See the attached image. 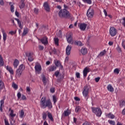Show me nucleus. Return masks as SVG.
<instances>
[{
    "instance_id": "obj_48",
    "label": "nucleus",
    "mask_w": 125,
    "mask_h": 125,
    "mask_svg": "<svg viewBox=\"0 0 125 125\" xmlns=\"http://www.w3.org/2000/svg\"><path fill=\"white\" fill-rule=\"evenodd\" d=\"M5 98H4L3 100H1L0 102V106H2V105H3L4 104V100H5Z\"/></svg>"
},
{
    "instance_id": "obj_5",
    "label": "nucleus",
    "mask_w": 125,
    "mask_h": 125,
    "mask_svg": "<svg viewBox=\"0 0 125 125\" xmlns=\"http://www.w3.org/2000/svg\"><path fill=\"white\" fill-rule=\"evenodd\" d=\"M86 15L88 18H92L93 15H94V10L91 7H89L87 11Z\"/></svg>"
},
{
    "instance_id": "obj_34",
    "label": "nucleus",
    "mask_w": 125,
    "mask_h": 125,
    "mask_svg": "<svg viewBox=\"0 0 125 125\" xmlns=\"http://www.w3.org/2000/svg\"><path fill=\"white\" fill-rule=\"evenodd\" d=\"M106 117H108L109 119H115V115H114V114H112L111 113L108 114L106 115Z\"/></svg>"
},
{
    "instance_id": "obj_40",
    "label": "nucleus",
    "mask_w": 125,
    "mask_h": 125,
    "mask_svg": "<svg viewBox=\"0 0 125 125\" xmlns=\"http://www.w3.org/2000/svg\"><path fill=\"white\" fill-rule=\"evenodd\" d=\"M108 123H109V124H110V125H116V123H115V121L113 120H108Z\"/></svg>"
},
{
    "instance_id": "obj_46",
    "label": "nucleus",
    "mask_w": 125,
    "mask_h": 125,
    "mask_svg": "<svg viewBox=\"0 0 125 125\" xmlns=\"http://www.w3.org/2000/svg\"><path fill=\"white\" fill-rule=\"evenodd\" d=\"M114 72L115 74H117L118 75L120 73V70H119L118 68H116L114 69Z\"/></svg>"
},
{
    "instance_id": "obj_63",
    "label": "nucleus",
    "mask_w": 125,
    "mask_h": 125,
    "mask_svg": "<svg viewBox=\"0 0 125 125\" xmlns=\"http://www.w3.org/2000/svg\"><path fill=\"white\" fill-rule=\"evenodd\" d=\"M104 13L105 17L108 16V14L107 13V11H106L105 9L104 10Z\"/></svg>"
},
{
    "instance_id": "obj_22",
    "label": "nucleus",
    "mask_w": 125,
    "mask_h": 125,
    "mask_svg": "<svg viewBox=\"0 0 125 125\" xmlns=\"http://www.w3.org/2000/svg\"><path fill=\"white\" fill-rule=\"evenodd\" d=\"M56 66L55 65H52L50 66L48 68V71L49 72H53V71H55L56 70Z\"/></svg>"
},
{
    "instance_id": "obj_61",
    "label": "nucleus",
    "mask_w": 125,
    "mask_h": 125,
    "mask_svg": "<svg viewBox=\"0 0 125 125\" xmlns=\"http://www.w3.org/2000/svg\"><path fill=\"white\" fill-rule=\"evenodd\" d=\"M30 91H31V89L30 88V87H26V92H30Z\"/></svg>"
},
{
    "instance_id": "obj_28",
    "label": "nucleus",
    "mask_w": 125,
    "mask_h": 125,
    "mask_svg": "<svg viewBox=\"0 0 125 125\" xmlns=\"http://www.w3.org/2000/svg\"><path fill=\"white\" fill-rule=\"evenodd\" d=\"M4 65V62H3V59H2V56L0 55V66H3Z\"/></svg>"
},
{
    "instance_id": "obj_17",
    "label": "nucleus",
    "mask_w": 125,
    "mask_h": 125,
    "mask_svg": "<svg viewBox=\"0 0 125 125\" xmlns=\"http://www.w3.org/2000/svg\"><path fill=\"white\" fill-rule=\"evenodd\" d=\"M6 69L7 71H8V72H9L11 75H13L14 74V71H13L12 67H11V66L7 65L6 66Z\"/></svg>"
},
{
    "instance_id": "obj_32",
    "label": "nucleus",
    "mask_w": 125,
    "mask_h": 125,
    "mask_svg": "<svg viewBox=\"0 0 125 125\" xmlns=\"http://www.w3.org/2000/svg\"><path fill=\"white\" fill-rule=\"evenodd\" d=\"M2 34H3V40L4 42H5L6 41V38L7 37V35H6V33L4 32V30L2 31Z\"/></svg>"
},
{
    "instance_id": "obj_24",
    "label": "nucleus",
    "mask_w": 125,
    "mask_h": 125,
    "mask_svg": "<svg viewBox=\"0 0 125 125\" xmlns=\"http://www.w3.org/2000/svg\"><path fill=\"white\" fill-rule=\"evenodd\" d=\"M47 115H48V117L49 119V120H50V121H51V122H53V121H54V120L53 119V117L52 116V114H51V113L47 111Z\"/></svg>"
},
{
    "instance_id": "obj_64",
    "label": "nucleus",
    "mask_w": 125,
    "mask_h": 125,
    "mask_svg": "<svg viewBox=\"0 0 125 125\" xmlns=\"http://www.w3.org/2000/svg\"><path fill=\"white\" fill-rule=\"evenodd\" d=\"M108 44L111 46V45H113V44H114V42H108Z\"/></svg>"
},
{
    "instance_id": "obj_42",
    "label": "nucleus",
    "mask_w": 125,
    "mask_h": 125,
    "mask_svg": "<svg viewBox=\"0 0 125 125\" xmlns=\"http://www.w3.org/2000/svg\"><path fill=\"white\" fill-rule=\"evenodd\" d=\"M12 85L13 88L15 89H18V85H17V84H16L15 83H13Z\"/></svg>"
},
{
    "instance_id": "obj_37",
    "label": "nucleus",
    "mask_w": 125,
    "mask_h": 125,
    "mask_svg": "<svg viewBox=\"0 0 125 125\" xmlns=\"http://www.w3.org/2000/svg\"><path fill=\"white\" fill-rule=\"evenodd\" d=\"M42 119L44 121H45V120H46V117H47V114H46V113L43 112L42 114Z\"/></svg>"
},
{
    "instance_id": "obj_43",
    "label": "nucleus",
    "mask_w": 125,
    "mask_h": 125,
    "mask_svg": "<svg viewBox=\"0 0 125 125\" xmlns=\"http://www.w3.org/2000/svg\"><path fill=\"white\" fill-rule=\"evenodd\" d=\"M38 48L39 50L42 51V50H43L44 47H43V46L42 45H39Z\"/></svg>"
},
{
    "instance_id": "obj_20",
    "label": "nucleus",
    "mask_w": 125,
    "mask_h": 125,
    "mask_svg": "<svg viewBox=\"0 0 125 125\" xmlns=\"http://www.w3.org/2000/svg\"><path fill=\"white\" fill-rule=\"evenodd\" d=\"M25 0H21V2L19 3V7L21 9L24 8L25 7V3L24 1Z\"/></svg>"
},
{
    "instance_id": "obj_6",
    "label": "nucleus",
    "mask_w": 125,
    "mask_h": 125,
    "mask_svg": "<svg viewBox=\"0 0 125 125\" xmlns=\"http://www.w3.org/2000/svg\"><path fill=\"white\" fill-rule=\"evenodd\" d=\"M90 87L89 86L86 85L83 88V94L84 97H87L88 93L89 92V89Z\"/></svg>"
},
{
    "instance_id": "obj_58",
    "label": "nucleus",
    "mask_w": 125,
    "mask_h": 125,
    "mask_svg": "<svg viewBox=\"0 0 125 125\" xmlns=\"http://www.w3.org/2000/svg\"><path fill=\"white\" fill-rule=\"evenodd\" d=\"M74 99H75V100H76V101H81V99L78 97H75Z\"/></svg>"
},
{
    "instance_id": "obj_19",
    "label": "nucleus",
    "mask_w": 125,
    "mask_h": 125,
    "mask_svg": "<svg viewBox=\"0 0 125 125\" xmlns=\"http://www.w3.org/2000/svg\"><path fill=\"white\" fill-rule=\"evenodd\" d=\"M71 49H72V46L68 45L66 48V54L69 55L71 54Z\"/></svg>"
},
{
    "instance_id": "obj_44",
    "label": "nucleus",
    "mask_w": 125,
    "mask_h": 125,
    "mask_svg": "<svg viewBox=\"0 0 125 125\" xmlns=\"http://www.w3.org/2000/svg\"><path fill=\"white\" fill-rule=\"evenodd\" d=\"M54 41L55 42V44L58 45V42H59V39H58V38H54Z\"/></svg>"
},
{
    "instance_id": "obj_31",
    "label": "nucleus",
    "mask_w": 125,
    "mask_h": 125,
    "mask_svg": "<svg viewBox=\"0 0 125 125\" xmlns=\"http://www.w3.org/2000/svg\"><path fill=\"white\" fill-rule=\"evenodd\" d=\"M9 5L10 6V11L11 12L13 13L14 12V5L12 4V2H9Z\"/></svg>"
},
{
    "instance_id": "obj_39",
    "label": "nucleus",
    "mask_w": 125,
    "mask_h": 125,
    "mask_svg": "<svg viewBox=\"0 0 125 125\" xmlns=\"http://www.w3.org/2000/svg\"><path fill=\"white\" fill-rule=\"evenodd\" d=\"M83 2H85V3H88V4H91L92 1L91 0H83Z\"/></svg>"
},
{
    "instance_id": "obj_62",
    "label": "nucleus",
    "mask_w": 125,
    "mask_h": 125,
    "mask_svg": "<svg viewBox=\"0 0 125 125\" xmlns=\"http://www.w3.org/2000/svg\"><path fill=\"white\" fill-rule=\"evenodd\" d=\"M50 91L52 93H54L55 91V90L54 89V88H51L50 89Z\"/></svg>"
},
{
    "instance_id": "obj_10",
    "label": "nucleus",
    "mask_w": 125,
    "mask_h": 125,
    "mask_svg": "<svg viewBox=\"0 0 125 125\" xmlns=\"http://www.w3.org/2000/svg\"><path fill=\"white\" fill-rule=\"evenodd\" d=\"M43 6L46 11H47L48 12L50 11V7L49 6V4H48L47 2H45L43 3Z\"/></svg>"
},
{
    "instance_id": "obj_51",
    "label": "nucleus",
    "mask_w": 125,
    "mask_h": 125,
    "mask_svg": "<svg viewBox=\"0 0 125 125\" xmlns=\"http://www.w3.org/2000/svg\"><path fill=\"white\" fill-rule=\"evenodd\" d=\"M76 76L77 78V79H81V75L80 74V73L77 72L76 73Z\"/></svg>"
},
{
    "instance_id": "obj_54",
    "label": "nucleus",
    "mask_w": 125,
    "mask_h": 125,
    "mask_svg": "<svg viewBox=\"0 0 125 125\" xmlns=\"http://www.w3.org/2000/svg\"><path fill=\"white\" fill-rule=\"evenodd\" d=\"M4 123H5V125H10L9 124V123H8V120L6 119H4Z\"/></svg>"
},
{
    "instance_id": "obj_9",
    "label": "nucleus",
    "mask_w": 125,
    "mask_h": 125,
    "mask_svg": "<svg viewBox=\"0 0 125 125\" xmlns=\"http://www.w3.org/2000/svg\"><path fill=\"white\" fill-rule=\"evenodd\" d=\"M40 40L42 43V44H44V45H46V44H48V39L46 37H44L41 39H39Z\"/></svg>"
},
{
    "instance_id": "obj_60",
    "label": "nucleus",
    "mask_w": 125,
    "mask_h": 125,
    "mask_svg": "<svg viewBox=\"0 0 125 125\" xmlns=\"http://www.w3.org/2000/svg\"><path fill=\"white\" fill-rule=\"evenodd\" d=\"M21 99L22 100H26V99H27V98H26V96H25V95H22V97H21Z\"/></svg>"
},
{
    "instance_id": "obj_1",
    "label": "nucleus",
    "mask_w": 125,
    "mask_h": 125,
    "mask_svg": "<svg viewBox=\"0 0 125 125\" xmlns=\"http://www.w3.org/2000/svg\"><path fill=\"white\" fill-rule=\"evenodd\" d=\"M40 106L42 109H45L46 107L49 109H52V103L50 99L46 100V97H42L40 101Z\"/></svg>"
},
{
    "instance_id": "obj_14",
    "label": "nucleus",
    "mask_w": 125,
    "mask_h": 125,
    "mask_svg": "<svg viewBox=\"0 0 125 125\" xmlns=\"http://www.w3.org/2000/svg\"><path fill=\"white\" fill-rule=\"evenodd\" d=\"M89 70H90V69L87 68V67H85L83 70V77L84 78H86V76H87V73H89V72L90 71Z\"/></svg>"
},
{
    "instance_id": "obj_59",
    "label": "nucleus",
    "mask_w": 125,
    "mask_h": 125,
    "mask_svg": "<svg viewBox=\"0 0 125 125\" xmlns=\"http://www.w3.org/2000/svg\"><path fill=\"white\" fill-rule=\"evenodd\" d=\"M100 81V77H97L95 78V82L96 83H98Z\"/></svg>"
},
{
    "instance_id": "obj_13",
    "label": "nucleus",
    "mask_w": 125,
    "mask_h": 125,
    "mask_svg": "<svg viewBox=\"0 0 125 125\" xmlns=\"http://www.w3.org/2000/svg\"><path fill=\"white\" fill-rule=\"evenodd\" d=\"M87 24L86 23H81L79 25V28L81 31H85V29H86V26Z\"/></svg>"
},
{
    "instance_id": "obj_2",
    "label": "nucleus",
    "mask_w": 125,
    "mask_h": 125,
    "mask_svg": "<svg viewBox=\"0 0 125 125\" xmlns=\"http://www.w3.org/2000/svg\"><path fill=\"white\" fill-rule=\"evenodd\" d=\"M59 16L60 18H70L71 14L66 9H62L59 12Z\"/></svg>"
},
{
    "instance_id": "obj_15",
    "label": "nucleus",
    "mask_w": 125,
    "mask_h": 125,
    "mask_svg": "<svg viewBox=\"0 0 125 125\" xmlns=\"http://www.w3.org/2000/svg\"><path fill=\"white\" fill-rule=\"evenodd\" d=\"M35 69L36 72L39 73L42 71V66L40 64H36L35 66Z\"/></svg>"
},
{
    "instance_id": "obj_21",
    "label": "nucleus",
    "mask_w": 125,
    "mask_h": 125,
    "mask_svg": "<svg viewBox=\"0 0 125 125\" xmlns=\"http://www.w3.org/2000/svg\"><path fill=\"white\" fill-rule=\"evenodd\" d=\"M107 90L108 91H110V92H114V88L113 86H112V85L110 84H109L107 86Z\"/></svg>"
},
{
    "instance_id": "obj_30",
    "label": "nucleus",
    "mask_w": 125,
    "mask_h": 125,
    "mask_svg": "<svg viewBox=\"0 0 125 125\" xmlns=\"http://www.w3.org/2000/svg\"><path fill=\"white\" fill-rule=\"evenodd\" d=\"M28 32H29V29H28V28H24L22 35V37L26 36V35L28 34Z\"/></svg>"
},
{
    "instance_id": "obj_29",
    "label": "nucleus",
    "mask_w": 125,
    "mask_h": 125,
    "mask_svg": "<svg viewBox=\"0 0 125 125\" xmlns=\"http://www.w3.org/2000/svg\"><path fill=\"white\" fill-rule=\"evenodd\" d=\"M15 20H16V21H17L18 22V24L19 25V27L21 29H23V26H22L21 21H20V20H19L18 19H16V18L15 19Z\"/></svg>"
},
{
    "instance_id": "obj_7",
    "label": "nucleus",
    "mask_w": 125,
    "mask_h": 125,
    "mask_svg": "<svg viewBox=\"0 0 125 125\" xmlns=\"http://www.w3.org/2000/svg\"><path fill=\"white\" fill-rule=\"evenodd\" d=\"M118 33V31L115 27H110L109 29V34L111 37H115L117 33Z\"/></svg>"
},
{
    "instance_id": "obj_3",
    "label": "nucleus",
    "mask_w": 125,
    "mask_h": 125,
    "mask_svg": "<svg viewBox=\"0 0 125 125\" xmlns=\"http://www.w3.org/2000/svg\"><path fill=\"white\" fill-rule=\"evenodd\" d=\"M24 69H25V66L23 65V64H21L19 66V68L16 71V77H17V78H20Z\"/></svg>"
},
{
    "instance_id": "obj_50",
    "label": "nucleus",
    "mask_w": 125,
    "mask_h": 125,
    "mask_svg": "<svg viewBox=\"0 0 125 125\" xmlns=\"http://www.w3.org/2000/svg\"><path fill=\"white\" fill-rule=\"evenodd\" d=\"M122 20V25L124 26V27H125V17L123 18Z\"/></svg>"
},
{
    "instance_id": "obj_52",
    "label": "nucleus",
    "mask_w": 125,
    "mask_h": 125,
    "mask_svg": "<svg viewBox=\"0 0 125 125\" xmlns=\"http://www.w3.org/2000/svg\"><path fill=\"white\" fill-rule=\"evenodd\" d=\"M125 40H123L122 41V47H123V48H124V49L125 50Z\"/></svg>"
},
{
    "instance_id": "obj_36",
    "label": "nucleus",
    "mask_w": 125,
    "mask_h": 125,
    "mask_svg": "<svg viewBox=\"0 0 125 125\" xmlns=\"http://www.w3.org/2000/svg\"><path fill=\"white\" fill-rule=\"evenodd\" d=\"M53 101L54 102V105H55V104H56V102H57V97H56V96H53Z\"/></svg>"
},
{
    "instance_id": "obj_47",
    "label": "nucleus",
    "mask_w": 125,
    "mask_h": 125,
    "mask_svg": "<svg viewBox=\"0 0 125 125\" xmlns=\"http://www.w3.org/2000/svg\"><path fill=\"white\" fill-rule=\"evenodd\" d=\"M58 37H59V38H62V32L61 31V30L59 31Z\"/></svg>"
},
{
    "instance_id": "obj_26",
    "label": "nucleus",
    "mask_w": 125,
    "mask_h": 125,
    "mask_svg": "<svg viewBox=\"0 0 125 125\" xmlns=\"http://www.w3.org/2000/svg\"><path fill=\"white\" fill-rule=\"evenodd\" d=\"M81 53L83 55H85L87 53V49L86 48H82L81 49Z\"/></svg>"
},
{
    "instance_id": "obj_56",
    "label": "nucleus",
    "mask_w": 125,
    "mask_h": 125,
    "mask_svg": "<svg viewBox=\"0 0 125 125\" xmlns=\"http://www.w3.org/2000/svg\"><path fill=\"white\" fill-rule=\"evenodd\" d=\"M0 5H4V2L3 1V0H0Z\"/></svg>"
},
{
    "instance_id": "obj_33",
    "label": "nucleus",
    "mask_w": 125,
    "mask_h": 125,
    "mask_svg": "<svg viewBox=\"0 0 125 125\" xmlns=\"http://www.w3.org/2000/svg\"><path fill=\"white\" fill-rule=\"evenodd\" d=\"M120 107L122 108V107H124V106H125V100H122L120 102L119 104Z\"/></svg>"
},
{
    "instance_id": "obj_49",
    "label": "nucleus",
    "mask_w": 125,
    "mask_h": 125,
    "mask_svg": "<svg viewBox=\"0 0 125 125\" xmlns=\"http://www.w3.org/2000/svg\"><path fill=\"white\" fill-rule=\"evenodd\" d=\"M52 52L54 54H57V50L55 48H54L53 50H52Z\"/></svg>"
},
{
    "instance_id": "obj_38",
    "label": "nucleus",
    "mask_w": 125,
    "mask_h": 125,
    "mask_svg": "<svg viewBox=\"0 0 125 125\" xmlns=\"http://www.w3.org/2000/svg\"><path fill=\"white\" fill-rule=\"evenodd\" d=\"M116 50L118 51V52L119 53H121V52H122V48H121V47H120V46H119V45H118L117 48H116Z\"/></svg>"
},
{
    "instance_id": "obj_8",
    "label": "nucleus",
    "mask_w": 125,
    "mask_h": 125,
    "mask_svg": "<svg viewBox=\"0 0 125 125\" xmlns=\"http://www.w3.org/2000/svg\"><path fill=\"white\" fill-rule=\"evenodd\" d=\"M9 111H11L10 113V116L11 117V122H13V123H15V120H14V117L16 116V114H14V110L11 109V108H9Z\"/></svg>"
},
{
    "instance_id": "obj_45",
    "label": "nucleus",
    "mask_w": 125,
    "mask_h": 125,
    "mask_svg": "<svg viewBox=\"0 0 125 125\" xmlns=\"http://www.w3.org/2000/svg\"><path fill=\"white\" fill-rule=\"evenodd\" d=\"M106 53V50H104L103 51L101 52L99 55L100 56H103V55H104V54H105Z\"/></svg>"
},
{
    "instance_id": "obj_11",
    "label": "nucleus",
    "mask_w": 125,
    "mask_h": 125,
    "mask_svg": "<svg viewBox=\"0 0 125 125\" xmlns=\"http://www.w3.org/2000/svg\"><path fill=\"white\" fill-rule=\"evenodd\" d=\"M69 115H71V110H69V108H67L66 110H65L62 113V117H68Z\"/></svg>"
},
{
    "instance_id": "obj_35",
    "label": "nucleus",
    "mask_w": 125,
    "mask_h": 125,
    "mask_svg": "<svg viewBox=\"0 0 125 125\" xmlns=\"http://www.w3.org/2000/svg\"><path fill=\"white\" fill-rule=\"evenodd\" d=\"M3 87H4V83L2 81L0 80V90H1Z\"/></svg>"
},
{
    "instance_id": "obj_57",
    "label": "nucleus",
    "mask_w": 125,
    "mask_h": 125,
    "mask_svg": "<svg viewBox=\"0 0 125 125\" xmlns=\"http://www.w3.org/2000/svg\"><path fill=\"white\" fill-rule=\"evenodd\" d=\"M17 97H18V99H20V98H21V93H20V92L18 93Z\"/></svg>"
},
{
    "instance_id": "obj_25",
    "label": "nucleus",
    "mask_w": 125,
    "mask_h": 125,
    "mask_svg": "<svg viewBox=\"0 0 125 125\" xmlns=\"http://www.w3.org/2000/svg\"><path fill=\"white\" fill-rule=\"evenodd\" d=\"M19 65V61H18L17 59L15 60L13 63V66H14V68H17Z\"/></svg>"
},
{
    "instance_id": "obj_55",
    "label": "nucleus",
    "mask_w": 125,
    "mask_h": 125,
    "mask_svg": "<svg viewBox=\"0 0 125 125\" xmlns=\"http://www.w3.org/2000/svg\"><path fill=\"white\" fill-rule=\"evenodd\" d=\"M59 71H56L55 72V76H56V78H57V77H58V76H59Z\"/></svg>"
},
{
    "instance_id": "obj_53",
    "label": "nucleus",
    "mask_w": 125,
    "mask_h": 125,
    "mask_svg": "<svg viewBox=\"0 0 125 125\" xmlns=\"http://www.w3.org/2000/svg\"><path fill=\"white\" fill-rule=\"evenodd\" d=\"M34 12L35 13V14H38L39 13V9L37 8H34Z\"/></svg>"
},
{
    "instance_id": "obj_16",
    "label": "nucleus",
    "mask_w": 125,
    "mask_h": 125,
    "mask_svg": "<svg viewBox=\"0 0 125 125\" xmlns=\"http://www.w3.org/2000/svg\"><path fill=\"white\" fill-rule=\"evenodd\" d=\"M54 63L55 65H56V67H61L62 69L63 68V66L61 64V62H60V61L56 60L54 61Z\"/></svg>"
},
{
    "instance_id": "obj_4",
    "label": "nucleus",
    "mask_w": 125,
    "mask_h": 125,
    "mask_svg": "<svg viewBox=\"0 0 125 125\" xmlns=\"http://www.w3.org/2000/svg\"><path fill=\"white\" fill-rule=\"evenodd\" d=\"M92 111L96 115L97 117H101V115H102L101 109L97 107H92Z\"/></svg>"
},
{
    "instance_id": "obj_18",
    "label": "nucleus",
    "mask_w": 125,
    "mask_h": 125,
    "mask_svg": "<svg viewBox=\"0 0 125 125\" xmlns=\"http://www.w3.org/2000/svg\"><path fill=\"white\" fill-rule=\"evenodd\" d=\"M67 41L68 43H72L73 42V36L72 35V34H68Z\"/></svg>"
},
{
    "instance_id": "obj_12",
    "label": "nucleus",
    "mask_w": 125,
    "mask_h": 125,
    "mask_svg": "<svg viewBox=\"0 0 125 125\" xmlns=\"http://www.w3.org/2000/svg\"><path fill=\"white\" fill-rule=\"evenodd\" d=\"M26 56L28 57V60L30 62L34 61V55L32 54L31 53L26 54Z\"/></svg>"
},
{
    "instance_id": "obj_23",
    "label": "nucleus",
    "mask_w": 125,
    "mask_h": 125,
    "mask_svg": "<svg viewBox=\"0 0 125 125\" xmlns=\"http://www.w3.org/2000/svg\"><path fill=\"white\" fill-rule=\"evenodd\" d=\"M75 45H78V46H83V44L82 42L79 41H76L74 42Z\"/></svg>"
},
{
    "instance_id": "obj_27",
    "label": "nucleus",
    "mask_w": 125,
    "mask_h": 125,
    "mask_svg": "<svg viewBox=\"0 0 125 125\" xmlns=\"http://www.w3.org/2000/svg\"><path fill=\"white\" fill-rule=\"evenodd\" d=\"M19 114H20V118H24L25 117V112H24V110L22 109L21 111H19Z\"/></svg>"
},
{
    "instance_id": "obj_41",
    "label": "nucleus",
    "mask_w": 125,
    "mask_h": 125,
    "mask_svg": "<svg viewBox=\"0 0 125 125\" xmlns=\"http://www.w3.org/2000/svg\"><path fill=\"white\" fill-rule=\"evenodd\" d=\"M80 110H81V107L80 106H78L76 107L75 112H76V113L80 112Z\"/></svg>"
}]
</instances>
